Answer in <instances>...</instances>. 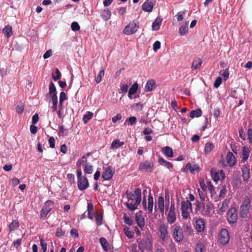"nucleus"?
I'll use <instances>...</instances> for the list:
<instances>
[{
    "instance_id": "nucleus-1",
    "label": "nucleus",
    "mask_w": 252,
    "mask_h": 252,
    "mask_svg": "<svg viewBox=\"0 0 252 252\" xmlns=\"http://www.w3.org/2000/svg\"><path fill=\"white\" fill-rule=\"evenodd\" d=\"M126 194L128 198L126 206L130 211H134L137 208V206L141 201V190L139 188H136L134 193L127 190Z\"/></svg>"
},
{
    "instance_id": "nucleus-2",
    "label": "nucleus",
    "mask_w": 252,
    "mask_h": 252,
    "mask_svg": "<svg viewBox=\"0 0 252 252\" xmlns=\"http://www.w3.org/2000/svg\"><path fill=\"white\" fill-rule=\"evenodd\" d=\"M206 202H199L196 200L194 203L195 206V211L197 214L204 216L210 215L211 210L213 209V204L209 202L208 200Z\"/></svg>"
},
{
    "instance_id": "nucleus-3",
    "label": "nucleus",
    "mask_w": 252,
    "mask_h": 252,
    "mask_svg": "<svg viewBox=\"0 0 252 252\" xmlns=\"http://www.w3.org/2000/svg\"><path fill=\"white\" fill-rule=\"evenodd\" d=\"M181 210L183 219H190V212L192 211V204L189 201H182Z\"/></svg>"
},
{
    "instance_id": "nucleus-4",
    "label": "nucleus",
    "mask_w": 252,
    "mask_h": 252,
    "mask_svg": "<svg viewBox=\"0 0 252 252\" xmlns=\"http://www.w3.org/2000/svg\"><path fill=\"white\" fill-rule=\"evenodd\" d=\"M139 29V23L133 21L125 27L123 30V33L126 35L133 34L135 33Z\"/></svg>"
},
{
    "instance_id": "nucleus-5",
    "label": "nucleus",
    "mask_w": 252,
    "mask_h": 252,
    "mask_svg": "<svg viewBox=\"0 0 252 252\" xmlns=\"http://www.w3.org/2000/svg\"><path fill=\"white\" fill-rule=\"evenodd\" d=\"M230 240V235L228 231L225 228L220 229L218 235V241L223 246L228 243Z\"/></svg>"
},
{
    "instance_id": "nucleus-6",
    "label": "nucleus",
    "mask_w": 252,
    "mask_h": 252,
    "mask_svg": "<svg viewBox=\"0 0 252 252\" xmlns=\"http://www.w3.org/2000/svg\"><path fill=\"white\" fill-rule=\"evenodd\" d=\"M54 204V201L50 200L45 202L44 205L40 211V219H44L47 217L48 213L51 211Z\"/></svg>"
},
{
    "instance_id": "nucleus-7",
    "label": "nucleus",
    "mask_w": 252,
    "mask_h": 252,
    "mask_svg": "<svg viewBox=\"0 0 252 252\" xmlns=\"http://www.w3.org/2000/svg\"><path fill=\"white\" fill-rule=\"evenodd\" d=\"M237 211L234 207L230 208L227 213V219L229 223H236L237 221Z\"/></svg>"
},
{
    "instance_id": "nucleus-8",
    "label": "nucleus",
    "mask_w": 252,
    "mask_h": 252,
    "mask_svg": "<svg viewBox=\"0 0 252 252\" xmlns=\"http://www.w3.org/2000/svg\"><path fill=\"white\" fill-rule=\"evenodd\" d=\"M250 205V199L249 198L245 199L243 201V204L240 206V215L241 218H244L247 216L249 211Z\"/></svg>"
},
{
    "instance_id": "nucleus-9",
    "label": "nucleus",
    "mask_w": 252,
    "mask_h": 252,
    "mask_svg": "<svg viewBox=\"0 0 252 252\" xmlns=\"http://www.w3.org/2000/svg\"><path fill=\"white\" fill-rule=\"evenodd\" d=\"M167 220L168 222L170 224L173 223L176 220V208L174 203L171 204L169 211L167 217Z\"/></svg>"
},
{
    "instance_id": "nucleus-10",
    "label": "nucleus",
    "mask_w": 252,
    "mask_h": 252,
    "mask_svg": "<svg viewBox=\"0 0 252 252\" xmlns=\"http://www.w3.org/2000/svg\"><path fill=\"white\" fill-rule=\"evenodd\" d=\"M211 174L212 179L216 182L220 179H224L225 177L224 173L222 170L217 171L215 168H212Z\"/></svg>"
},
{
    "instance_id": "nucleus-11",
    "label": "nucleus",
    "mask_w": 252,
    "mask_h": 252,
    "mask_svg": "<svg viewBox=\"0 0 252 252\" xmlns=\"http://www.w3.org/2000/svg\"><path fill=\"white\" fill-rule=\"evenodd\" d=\"M167 228L168 226L164 223L160 224L159 226L160 238L163 242L167 241L169 238Z\"/></svg>"
},
{
    "instance_id": "nucleus-12",
    "label": "nucleus",
    "mask_w": 252,
    "mask_h": 252,
    "mask_svg": "<svg viewBox=\"0 0 252 252\" xmlns=\"http://www.w3.org/2000/svg\"><path fill=\"white\" fill-rule=\"evenodd\" d=\"M154 168V164L152 162L146 160L140 164L139 170L141 171H144L146 172H151L153 170Z\"/></svg>"
},
{
    "instance_id": "nucleus-13",
    "label": "nucleus",
    "mask_w": 252,
    "mask_h": 252,
    "mask_svg": "<svg viewBox=\"0 0 252 252\" xmlns=\"http://www.w3.org/2000/svg\"><path fill=\"white\" fill-rule=\"evenodd\" d=\"M174 238L175 240L178 242H181L184 238L182 229L180 226H176L173 232Z\"/></svg>"
},
{
    "instance_id": "nucleus-14",
    "label": "nucleus",
    "mask_w": 252,
    "mask_h": 252,
    "mask_svg": "<svg viewBox=\"0 0 252 252\" xmlns=\"http://www.w3.org/2000/svg\"><path fill=\"white\" fill-rule=\"evenodd\" d=\"M104 172L102 173V177L104 180H109L113 177L114 172L113 168L111 166L104 168Z\"/></svg>"
},
{
    "instance_id": "nucleus-15",
    "label": "nucleus",
    "mask_w": 252,
    "mask_h": 252,
    "mask_svg": "<svg viewBox=\"0 0 252 252\" xmlns=\"http://www.w3.org/2000/svg\"><path fill=\"white\" fill-rule=\"evenodd\" d=\"M78 187L79 190H84L86 189L89 185L88 180L86 177L78 180Z\"/></svg>"
},
{
    "instance_id": "nucleus-16",
    "label": "nucleus",
    "mask_w": 252,
    "mask_h": 252,
    "mask_svg": "<svg viewBox=\"0 0 252 252\" xmlns=\"http://www.w3.org/2000/svg\"><path fill=\"white\" fill-rule=\"evenodd\" d=\"M153 6V2L151 0H147L143 4L142 8L145 12H150L152 11Z\"/></svg>"
},
{
    "instance_id": "nucleus-17",
    "label": "nucleus",
    "mask_w": 252,
    "mask_h": 252,
    "mask_svg": "<svg viewBox=\"0 0 252 252\" xmlns=\"http://www.w3.org/2000/svg\"><path fill=\"white\" fill-rule=\"evenodd\" d=\"M227 161L231 167L234 166L236 162L234 155L232 153L229 152L226 155Z\"/></svg>"
},
{
    "instance_id": "nucleus-18",
    "label": "nucleus",
    "mask_w": 252,
    "mask_h": 252,
    "mask_svg": "<svg viewBox=\"0 0 252 252\" xmlns=\"http://www.w3.org/2000/svg\"><path fill=\"white\" fill-rule=\"evenodd\" d=\"M250 150L248 147L244 146L242 149V162H245L249 157Z\"/></svg>"
},
{
    "instance_id": "nucleus-19",
    "label": "nucleus",
    "mask_w": 252,
    "mask_h": 252,
    "mask_svg": "<svg viewBox=\"0 0 252 252\" xmlns=\"http://www.w3.org/2000/svg\"><path fill=\"white\" fill-rule=\"evenodd\" d=\"M135 220L138 225L140 227H143L145 225L144 219L141 215V212L136 213L135 216Z\"/></svg>"
},
{
    "instance_id": "nucleus-20",
    "label": "nucleus",
    "mask_w": 252,
    "mask_h": 252,
    "mask_svg": "<svg viewBox=\"0 0 252 252\" xmlns=\"http://www.w3.org/2000/svg\"><path fill=\"white\" fill-rule=\"evenodd\" d=\"M242 177L244 181H246L250 178V171L249 167L247 166H243L242 167Z\"/></svg>"
},
{
    "instance_id": "nucleus-21",
    "label": "nucleus",
    "mask_w": 252,
    "mask_h": 252,
    "mask_svg": "<svg viewBox=\"0 0 252 252\" xmlns=\"http://www.w3.org/2000/svg\"><path fill=\"white\" fill-rule=\"evenodd\" d=\"M188 22H183L179 29V33L181 36L184 35L188 32Z\"/></svg>"
},
{
    "instance_id": "nucleus-22",
    "label": "nucleus",
    "mask_w": 252,
    "mask_h": 252,
    "mask_svg": "<svg viewBox=\"0 0 252 252\" xmlns=\"http://www.w3.org/2000/svg\"><path fill=\"white\" fill-rule=\"evenodd\" d=\"M196 229L198 232H202L204 230L205 222L204 220L201 219H197L196 220Z\"/></svg>"
},
{
    "instance_id": "nucleus-23",
    "label": "nucleus",
    "mask_w": 252,
    "mask_h": 252,
    "mask_svg": "<svg viewBox=\"0 0 252 252\" xmlns=\"http://www.w3.org/2000/svg\"><path fill=\"white\" fill-rule=\"evenodd\" d=\"M2 32L7 38H9L12 35V27L10 25H7L4 27L2 30Z\"/></svg>"
},
{
    "instance_id": "nucleus-24",
    "label": "nucleus",
    "mask_w": 252,
    "mask_h": 252,
    "mask_svg": "<svg viewBox=\"0 0 252 252\" xmlns=\"http://www.w3.org/2000/svg\"><path fill=\"white\" fill-rule=\"evenodd\" d=\"M202 63V60L200 58H196L194 59L191 64V69L192 70L197 69L201 66Z\"/></svg>"
},
{
    "instance_id": "nucleus-25",
    "label": "nucleus",
    "mask_w": 252,
    "mask_h": 252,
    "mask_svg": "<svg viewBox=\"0 0 252 252\" xmlns=\"http://www.w3.org/2000/svg\"><path fill=\"white\" fill-rule=\"evenodd\" d=\"M161 151L168 158H172L174 156L173 150L169 146H165L162 148Z\"/></svg>"
},
{
    "instance_id": "nucleus-26",
    "label": "nucleus",
    "mask_w": 252,
    "mask_h": 252,
    "mask_svg": "<svg viewBox=\"0 0 252 252\" xmlns=\"http://www.w3.org/2000/svg\"><path fill=\"white\" fill-rule=\"evenodd\" d=\"M162 19L158 17L152 24L153 31H158L159 30L162 22Z\"/></svg>"
},
{
    "instance_id": "nucleus-27",
    "label": "nucleus",
    "mask_w": 252,
    "mask_h": 252,
    "mask_svg": "<svg viewBox=\"0 0 252 252\" xmlns=\"http://www.w3.org/2000/svg\"><path fill=\"white\" fill-rule=\"evenodd\" d=\"M158 162L162 165H164L168 169H172L173 167V164L163 159L162 157H159L158 159Z\"/></svg>"
},
{
    "instance_id": "nucleus-28",
    "label": "nucleus",
    "mask_w": 252,
    "mask_h": 252,
    "mask_svg": "<svg viewBox=\"0 0 252 252\" xmlns=\"http://www.w3.org/2000/svg\"><path fill=\"white\" fill-rule=\"evenodd\" d=\"M187 170H189L190 172L192 173H194L195 172H198L199 168L195 164L192 165L190 163H188L185 167Z\"/></svg>"
},
{
    "instance_id": "nucleus-29",
    "label": "nucleus",
    "mask_w": 252,
    "mask_h": 252,
    "mask_svg": "<svg viewBox=\"0 0 252 252\" xmlns=\"http://www.w3.org/2000/svg\"><path fill=\"white\" fill-rule=\"evenodd\" d=\"M155 86V81L153 80H150L146 83L145 87V91L146 92H151L153 90V88Z\"/></svg>"
},
{
    "instance_id": "nucleus-30",
    "label": "nucleus",
    "mask_w": 252,
    "mask_h": 252,
    "mask_svg": "<svg viewBox=\"0 0 252 252\" xmlns=\"http://www.w3.org/2000/svg\"><path fill=\"white\" fill-rule=\"evenodd\" d=\"M164 198L162 196H160L158 198V206L160 213H163L164 210Z\"/></svg>"
},
{
    "instance_id": "nucleus-31",
    "label": "nucleus",
    "mask_w": 252,
    "mask_h": 252,
    "mask_svg": "<svg viewBox=\"0 0 252 252\" xmlns=\"http://www.w3.org/2000/svg\"><path fill=\"white\" fill-rule=\"evenodd\" d=\"M138 84L137 83H134L130 87L129 91L128 96L130 99H132L131 95L134 94L138 89Z\"/></svg>"
},
{
    "instance_id": "nucleus-32",
    "label": "nucleus",
    "mask_w": 252,
    "mask_h": 252,
    "mask_svg": "<svg viewBox=\"0 0 252 252\" xmlns=\"http://www.w3.org/2000/svg\"><path fill=\"white\" fill-rule=\"evenodd\" d=\"M154 205V198L152 195L150 194L148 198V210L150 213H152L153 211Z\"/></svg>"
},
{
    "instance_id": "nucleus-33",
    "label": "nucleus",
    "mask_w": 252,
    "mask_h": 252,
    "mask_svg": "<svg viewBox=\"0 0 252 252\" xmlns=\"http://www.w3.org/2000/svg\"><path fill=\"white\" fill-rule=\"evenodd\" d=\"M124 144L123 142L120 141L119 139L114 140L111 145V148L112 149H117L122 146Z\"/></svg>"
},
{
    "instance_id": "nucleus-34",
    "label": "nucleus",
    "mask_w": 252,
    "mask_h": 252,
    "mask_svg": "<svg viewBox=\"0 0 252 252\" xmlns=\"http://www.w3.org/2000/svg\"><path fill=\"white\" fill-rule=\"evenodd\" d=\"M49 92L47 95L49 94L51 96H53V95H57L56 86L52 82H51L49 84Z\"/></svg>"
},
{
    "instance_id": "nucleus-35",
    "label": "nucleus",
    "mask_w": 252,
    "mask_h": 252,
    "mask_svg": "<svg viewBox=\"0 0 252 252\" xmlns=\"http://www.w3.org/2000/svg\"><path fill=\"white\" fill-rule=\"evenodd\" d=\"M111 12L108 8L104 9L102 11L101 15V17L105 21H107L108 19H109L111 17Z\"/></svg>"
},
{
    "instance_id": "nucleus-36",
    "label": "nucleus",
    "mask_w": 252,
    "mask_h": 252,
    "mask_svg": "<svg viewBox=\"0 0 252 252\" xmlns=\"http://www.w3.org/2000/svg\"><path fill=\"white\" fill-rule=\"evenodd\" d=\"M202 114V111L200 109H197L194 110H192L190 112L189 116L191 118H194L195 117H199Z\"/></svg>"
},
{
    "instance_id": "nucleus-37",
    "label": "nucleus",
    "mask_w": 252,
    "mask_h": 252,
    "mask_svg": "<svg viewBox=\"0 0 252 252\" xmlns=\"http://www.w3.org/2000/svg\"><path fill=\"white\" fill-rule=\"evenodd\" d=\"M19 227V223L16 220H13L9 225V231L11 232L15 230Z\"/></svg>"
},
{
    "instance_id": "nucleus-38",
    "label": "nucleus",
    "mask_w": 252,
    "mask_h": 252,
    "mask_svg": "<svg viewBox=\"0 0 252 252\" xmlns=\"http://www.w3.org/2000/svg\"><path fill=\"white\" fill-rule=\"evenodd\" d=\"M99 241H100V243L103 249L105 251H108L109 244H108L107 240L103 237H101L99 239Z\"/></svg>"
},
{
    "instance_id": "nucleus-39",
    "label": "nucleus",
    "mask_w": 252,
    "mask_h": 252,
    "mask_svg": "<svg viewBox=\"0 0 252 252\" xmlns=\"http://www.w3.org/2000/svg\"><path fill=\"white\" fill-rule=\"evenodd\" d=\"M214 146L212 143L207 142L205 146L204 152L205 154H210L214 149Z\"/></svg>"
},
{
    "instance_id": "nucleus-40",
    "label": "nucleus",
    "mask_w": 252,
    "mask_h": 252,
    "mask_svg": "<svg viewBox=\"0 0 252 252\" xmlns=\"http://www.w3.org/2000/svg\"><path fill=\"white\" fill-rule=\"evenodd\" d=\"M229 202V199H225L222 203L221 206L220 208V211L221 212H224L228 207Z\"/></svg>"
},
{
    "instance_id": "nucleus-41",
    "label": "nucleus",
    "mask_w": 252,
    "mask_h": 252,
    "mask_svg": "<svg viewBox=\"0 0 252 252\" xmlns=\"http://www.w3.org/2000/svg\"><path fill=\"white\" fill-rule=\"evenodd\" d=\"M51 97L53 102V111L55 112L57 110L58 96L57 95H53Z\"/></svg>"
},
{
    "instance_id": "nucleus-42",
    "label": "nucleus",
    "mask_w": 252,
    "mask_h": 252,
    "mask_svg": "<svg viewBox=\"0 0 252 252\" xmlns=\"http://www.w3.org/2000/svg\"><path fill=\"white\" fill-rule=\"evenodd\" d=\"M93 116V113L90 111L87 112L86 115H84L83 117V121L85 124L88 123V122L91 120Z\"/></svg>"
},
{
    "instance_id": "nucleus-43",
    "label": "nucleus",
    "mask_w": 252,
    "mask_h": 252,
    "mask_svg": "<svg viewBox=\"0 0 252 252\" xmlns=\"http://www.w3.org/2000/svg\"><path fill=\"white\" fill-rule=\"evenodd\" d=\"M220 74L221 76H222L223 77V80L224 81H226L228 78L229 75L228 69L227 68L225 69V70H221L220 72Z\"/></svg>"
},
{
    "instance_id": "nucleus-44",
    "label": "nucleus",
    "mask_w": 252,
    "mask_h": 252,
    "mask_svg": "<svg viewBox=\"0 0 252 252\" xmlns=\"http://www.w3.org/2000/svg\"><path fill=\"white\" fill-rule=\"evenodd\" d=\"M104 75V69H101L98 73V74L95 78V82L97 84L100 82L102 77Z\"/></svg>"
},
{
    "instance_id": "nucleus-45",
    "label": "nucleus",
    "mask_w": 252,
    "mask_h": 252,
    "mask_svg": "<svg viewBox=\"0 0 252 252\" xmlns=\"http://www.w3.org/2000/svg\"><path fill=\"white\" fill-rule=\"evenodd\" d=\"M196 252H205L204 245L202 243H197L195 247Z\"/></svg>"
},
{
    "instance_id": "nucleus-46",
    "label": "nucleus",
    "mask_w": 252,
    "mask_h": 252,
    "mask_svg": "<svg viewBox=\"0 0 252 252\" xmlns=\"http://www.w3.org/2000/svg\"><path fill=\"white\" fill-rule=\"evenodd\" d=\"M123 219L124 220L125 223L129 225H132L133 220L129 216L126 215V214H124Z\"/></svg>"
},
{
    "instance_id": "nucleus-47",
    "label": "nucleus",
    "mask_w": 252,
    "mask_h": 252,
    "mask_svg": "<svg viewBox=\"0 0 252 252\" xmlns=\"http://www.w3.org/2000/svg\"><path fill=\"white\" fill-rule=\"evenodd\" d=\"M67 99L66 94L64 92H62L60 94V106L62 108L63 101Z\"/></svg>"
},
{
    "instance_id": "nucleus-48",
    "label": "nucleus",
    "mask_w": 252,
    "mask_h": 252,
    "mask_svg": "<svg viewBox=\"0 0 252 252\" xmlns=\"http://www.w3.org/2000/svg\"><path fill=\"white\" fill-rule=\"evenodd\" d=\"M84 171L86 174H91L93 171V166L88 164H85Z\"/></svg>"
},
{
    "instance_id": "nucleus-49",
    "label": "nucleus",
    "mask_w": 252,
    "mask_h": 252,
    "mask_svg": "<svg viewBox=\"0 0 252 252\" xmlns=\"http://www.w3.org/2000/svg\"><path fill=\"white\" fill-rule=\"evenodd\" d=\"M71 28L72 31L76 32L80 29V27L77 22H73L71 25Z\"/></svg>"
},
{
    "instance_id": "nucleus-50",
    "label": "nucleus",
    "mask_w": 252,
    "mask_h": 252,
    "mask_svg": "<svg viewBox=\"0 0 252 252\" xmlns=\"http://www.w3.org/2000/svg\"><path fill=\"white\" fill-rule=\"evenodd\" d=\"M186 14L185 11H180L177 13L176 16L178 22H180L183 20L184 16Z\"/></svg>"
},
{
    "instance_id": "nucleus-51",
    "label": "nucleus",
    "mask_w": 252,
    "mask_h": 252,
    "mask_svg": "<svg viewBox=\"0 0 252 252\" xmlns=\"http://www.w3.org/2000/svg\"><path fill=\"white\" fill-rule=\"evenodd\" d=\"M65 233V231L62 229V228H58L56 230V235L58 237L63 236Z\"/></svg>"
},
{
    "instance_id": "nucleus-52",
    "label": "nucleus",
    "mask_w": 252,
    "mask_h": 252,
    "mask_svg": "<svg viewBox=\"0 0 252 252\" xmlns=\"http://www.w3.org/2000/svg\"><path fill=\"white\" fill-rule=\"evenodd\" d=\"M133 107H134V109L135 111L139 112L142 110L144 106L143 104L142 103L139 102L133 105Z\"/></svg>"
},
{
    "instance_id": "nucleus-53",
    "label": "nucleus",
    "mask_w": 252,
    "mask_h": 252,
    "mask_svg": "<svg viewBox=\"0 0 252 252\" xmlns=\"http://www.w3.org/2000/svg\"><path fill=\"white\" fill-rule=\"evenodd\" d=\"M56 73L57 74L56 76H55L54 75L53 73L52 74V78L55 81H56L60 79L61 78V72H60V70H59L58 68H57L56 69Z\"/></svg>"
},
{
    "instance_id": "nucleus-54",
    "label": "nucleus",
    "mask_w": 252,
    "mask_h": 252,
    "mask_svg": "<svg viewBox=\"0 0 252 252\" xmlns=\"http://www.w3.org/2000/svg\"><path fill=\"white\" fill-rule=\"evenodd\" d=\"M136 117L134 116H132L127 119L126 121H127L128 122V125L132 126L133 125L136 123Z\"/></svg>"
},
{
    "instance_id": "nucleus-55",
    "label": "nucleus",
    "mask_w": 252,
    "mask_h": 252,
    "mask_svg": "<svg viewBox=\"0 0 252 252\" xmlns=\"http://www.w3.org/2000/svg\"><path fill=\"white\" fill-rule=\"evenodd\" d=\"M102 216L98 214L95 215V220L97 225H101L102 224Z\"/></svg>"
},
{
    "instance_id": "nucleus-56",
    "label": "nucleus",
    "mask_w": 252,
    "mask_h": 252,
    "mask_svg": "<svg viewBox=\"0 0 252 252\" xmlns=\"http://www.w3.org/2000/svg\"><path fill=\"white\" fill-rule=\"evenodd\" d=\"M222 83V79L220 77H218L217 78L215 83L214 84V86L215 88H218L220 85Z\"/></svg>"
},
{
    "instance_id": "nucleus-57",
    "label": "nucleus",
    "mask_w": 252,
    "mask_h": 252,
    "mask_svg": "<svg viewBox=\"0 0 252 252\" xmlns=\"http://www.w3.org/2000/svg\"><path fill=\"white\" fill-rule=\"evenodd\" d=\"M226 187H225V186H224L222 187V189H221V190L220 191V194H219L220 198H224L226 194Z\"/></svg>"
},
{
    "instance_id": "nucleus-58",
    "label": "nucleus",
    "mask_w": 252,
    "mask_h": 252,
    "mask_svg": "<svg viewBox=\"0 0 252 252\" xmlns=\"http://www.w3.org/2000/svg\"><path fill=\"white\" fill-rule=\"evenodd\" d=\"M24 110V106L23 104L18 105L16 107V112L19 114H22Z\"/></svg>"
},
{
    "instance_id": "nucleus-59",
    "label": "nucleus",
    "mask_w": 252,
    "mask_h": 252,
    "mask_svg": "<svg viewBox=\"0 0 252 252\" xmlns=\"http://www.w3.org/2000/svg\"><path fill=\"white\" fill-rule=\"evenodd\" d=\"M40 245L43 252H46L47 251V243L42 239H40Z\"/></svg>"
},
{
    "instance_id": "nucleus-60",
    "label": "nucleus",
    "mask_w": 252,
    "mask_h": 252,
    "mask_svg": "<svg viewBox=\"0 0 252 252\" xmlns=\"http://www.w3.org/2000/svg\"><path fill=\"white\" fill-rule=\"evenodd\" d=\"M198 192L199 196L200 198V202H206V200H205L206 195L204 193L203 191H200L199 189H198Z\"/></svg>"
},
{
    "instance_id": "nucleus-61",
    "label": "nucleus",
    "mask_w": 252,
    "mask_h": 252,
    "mask_svg": "<svg viewBox=\"0 0 252 252\" xmlns=\"http://www.w3.org/2000/svg\"><path fill=\"white\" fill-rule=\"evenodd\" d=\"M49 143L50 145V147L51 148H55V140L53 137L51 136L49 137Z\"/></svg>"
},
{
    "instance_id": "nucleus-62",
    "label": "nucleus",
    "mask_w": 252,
    "mask_h": 252,
    "mask_svg": "<svg viewBox=\"0 0 252 252\" xmlns=\"http://www.w3.org/2000/svg\"><path fill=\"white\" fill-rule=\"evenodd\" d=\"M160 48V42L159 41H156L153 44V50L157 51Z\"/></svg>"
},
{
    "instance_id": "nucleus-63",
    "label": "nucleus",
    "mask_w": 252,
    "mask_h": 252,
    "mask_svg": "<svg viewBox=\"0 0 252 252\" xmlns=\"http://www.w3.org/2000/svg\"><path fill=\"white\" fill-rule=\"evenodd\" d=\"M39 117L37 114H35L32 118V122L33 125H35L38 121Z\"/></svg>"
},
{
    "instance_id": "nucleus-64",
    "label": "nucleus",
    "mask_w": 252,
    "mask_h": 252,
    "mask_svg": "<svg viewBox=\"0 0 252 252\" xmlns=\"http://www.w3.org/2000/svg\"><path fill=\"white\" fill-rule=\"evenodd\" d=\"M122 115L121 114H117L115 117L112 118V122L114 123H116L118 121L122 119Z\"/></svg>"
}]
</instances>
